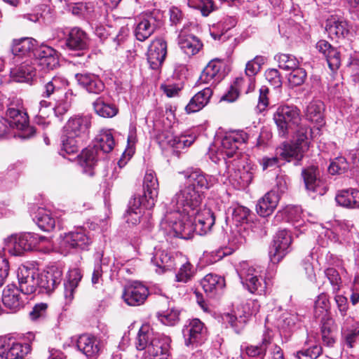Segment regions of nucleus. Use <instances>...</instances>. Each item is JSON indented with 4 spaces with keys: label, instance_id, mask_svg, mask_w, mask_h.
I'll return each instance as SVG.
<instances>
[{
    "label": "nucleus",
    "instance_id": "nucleus-37",
    "mask_svg": "<svg viewBox=\"0 0 359 359\" xmlns=\"http://www.w3.org/2000/svg\"><path fill=\"white\" fill-rule=\"evenodd\" d=\"M337 203L346 208H359V190L356 189H342L335 196Z\"/></svg>",
    "mask_w": 359,
    "mask_h": 359
},
{
    "label": "nucleus",
    "instance_id": "nucleus-38",
    "mask_svg": "<svg viewBox=\"0 0 359 359\" xmlns=\"http://www.w3.org/2000/svg\"><path fill=\"white\" fill-rule=\"evenodd\" d=\"M68 86V81L61 75H55L50 79L43 81L41 88V97L50 98L51 95L65 89Z\"/></svg>",
    "mask_w": 359,
    "mask_h": 359
},
{
    "label": "nucleus",
    "instance_id": "nucleus-28",
    "mask_svg": "<svg viewBox=\"0 0 359 359\" xmlns=\"http://www.w3.org/2000/svg\"><path fill=\"white\" fill-rule=\"evenodd\" d=\"M274 337L273 330L265 327L260 344L257 345H248L245 348V351L249 357H257L259 359H264L266 351L271 344Z\"/></svg>",
    "mask_w": 359,
    "mask_h": 359
},
{
    "label": "nucleus",
    "instance_id": "nucleus-10",
    "mask_svg": "<svg viewBox=\"0 0 359 359\" xmlns=\"http://www.w3.org/2000/svg\"><path fill=\"white\" fill-rule=\"evenodd\" d=\"M7 125L19 130L18 135L22 139L32 137L35 133L33 127L29 125L27 114L20 109L9 107L7 110Z\"/></svg>",
    "mask_w": 359,
    "mask_h": 359
},
{
    "label": "nucleus",
    "instance_id": "nucleus-3",
    "mask_svg": "<svg viewBox=\"0 0 359 359\" xmlns=\"http://www.w3.org/2000/svg\"><path fill=\"white\" fill-rule=\"evenodd\" d=\"M10 252L15 256L21 255L24 252L42 250L43 244L49 243L48 238L36 233H24L12 235L6 239Z\"/></svg>",
    "mask_w": 359,
    "mask_h": 359
},
{
    "label": "nucleus",
    "instance_id": "nucleus-50",
    "mask_svg": "<svg viewBox=\"0 0 359 359\" xmlns=\"http://www.w3.org/2000/svg\"><path fill=\"white\" fill-rule=\"evenodd\" d=\"M93 106L95 112L104 118H112L118 112V109L114 104L106 102L102 97H98L93 103Z\"/></svg>",
    "mask_w": 359,
    "mask_h": 359
},
{
    "label": "nucleus",
    "instance_id": "nucleus-47",
    "mask_svg": "<svg viewBox=\"0 0 359 359\" xmlns=\"http://www.w3.org/2000/svg\"><path fill=\"white\" fill-rule=\"evenodd\" d=\"M34 220L38 226L45 231H50L53 230L56 224L55 216L52 212L45 208H39Z\"/></svg>",
    "mask_w": 359,
    "mask_h": 359
},
{
    "label": "nucleus",
    "instance_id": "nucleus-56",
    "mask_svg": "<svg viewBox=\"0 0 359 359\" xmlns=\"http://www.w3.org/2000/svg\"><path fill=\"white\" fill-rule=\"evenodd\" d=\"M246 242V231L243 226L236 224V227L232 229L229 236V243L235 248H238Z\"/></svg>",
    "mask_w": 359,
    "mask_h": 359
},
{
    "label": "nucleus",
    "instance_id": "nucleus-7",
    "mask_svg": "<svg viewBox=\"0 0 359 359\" xmlns=\"http://www.w3.org/2000/svg\"><path fill=\"white\" fill-rule=\"evenodd\" d=\"M183 260H184V255L180 252L155 249L151 262L156 267V273H163L166 271L175 269Z\"/></svg>",
    "mask_w": 359,
    "mask_h": 359
},
{
    "label": "nucleus",
    "instance_id": "nucleus-43",
    "mask_svg": "<svg viewBox=\"0 0 359 359\" xmlns=\"http://www.w3.org/2000/svg\"><path fill=\"white\" fill-rule=\"evenodd\" d=\"M178 45L187 55H196L203 47V43L199 39L192 34H180Z\"/></svg>",
    "mask_w": 359,
    "mask_h": 359
},
{
    "label": "nucleus",
    "instance_id": "nucleus-33",
    "mask_svg": "<svg viewBox=\"0 0 359 359\" xmlns=\"http://www.w3.org/2000/svg\"><path fill=\"white\" fill-rule=\"evenodd\" d=\"M20 290L15 285H8L3 290L2 302L6 307L15 311L22 307L25 301L22 299Z\"/></svg>",
    "mask_w": 359,
    "mask_h": 359
},
{
    "label": "nucleus",
    "instance_id": "nucleus-17",
    "mask_svg": "<svg viewBox=\"0 0 359 359\" xmlns=\"http://www.w3.org/2000/svg\"><path fill=\"white\" fill-rule=\"evenodd\" d=\"M148 295V288L141 283L135 282L125 287L122 299L128 306H137L143 304Z\"/></svg>",
    "mask_w": 359,
    "mask_h": 359
},
{
    "label": "nucleus",
    "instance_id": "nucleus-5",
    "mask_svg": "<svg viewBox=\"0 0 359 359\" xmlns=\"http://www.w3.org/2000/svg\"><path fill=\"white\" fill-rule=\"evenodd\" d=\"M273 120L279 135L285 137L299 125L301 120L300 111L294 105L279 106L273 114Z\"/></svg>",
    "mask_w": 359,
    "mask_h": 359
},
{
    "label": "nucleus",
    "instance_id": "nucleus-26",
    "mask_svg": "<svg viewBox=\"0 0 359 359\" xmlns=\"http://www.w3.org/2000/svg\"><path fill=\"white\" fill-rule=\"evenodd\" d=\"M169 348L170 339L163 335H156L152 338L147 351L149 359H168Z\"/></svg>",
    "mask_w": 359,
    "mask_h": 359
},
{
    "label": "nucleus",
    "instance_id": "nucleus-23",
    "mask_svg": "<svg viewBox=\"0 0 359 359\" xmlns=\"http://www.w3.org/2000/svg\"><path fill=\"white\" fill-rule=\"evenodd\" d=\"M91 126V117L88 115H76L71 117L64 127L65 133L73 137L86 134Z\"/></svg>",
    "mask_w": 359,
    "mask_h": 359
},
{
    "label": "nucleus",
    "instance_id": "nucleus-64",
    "mask_svg": "<svg viewBox=\"0 0 359 359\" xmlns=\"http://www.w3.org/2000/svg\"><path fill=\"white\" fill-rule=\"evenodd\" d=\"M180 311L175 309H168V310L158 313L159 320L164 325L172 326L178 323L180 318Z\"/></svg>",
    "mask_w": 359,
    "mask_h": 359
},
{
    "label": "nucleus",
    "instance_id": "nucleus-11",
    "mask_svg": "<svg viewBox=\"0 0 359 359\" xmlns=\"http://www.w3.org/2000/svg\"><path fill=\"white\" fill-rule=\"evenodd\" d=\"M30 351L29 344H22L13 337L0 341V359H23Z\"/></svg>",
    "mask_w": 359,
    "mask_h": 359
},
{
    "label": "nucleus",
    "instance_id": "nucleus-22",
    "mask_svg": "<svg viewBox=\"0 0 359 359\" xmlns=\"http://www.w3.org/2000/svg\"><path fill=\"white\" fill-rule=\"evenodd\" d=\"M38 48L37 41L33 38L25 37L15 39L13 41L12 53L15 57H34Z\"/></svg>",
    "mask_w": 359,
    "mask_h": 359
},
{
    "label": "nucleus",
    "instance_id": "nucleus-46",
    "mask_svg": "<svg viewBox=\"0 0 359 359\" xmlns=\"http://www.w3.org/2000/svg\"><path fill=\"white\" fill-rule=\"evenodd\" d=\"M236 20L232 17H226L221 21L215 24L210 28V35L215 40H224L227 37L225 34L235 27Z\"/></svg>",
    "mask_w": 359,
    "mask_h": 359
},
{
    "label": "nucleus",
    "instance_id": "nucleus-51",
    "mask_svg": "<svg viewBox=\"0 0 359 359\" xmlns=\"http://www.w3.org/2000/svg\"><path fill=\"white\" fill-rule=\"evenodd\" d=\"M322 347L318 344H311L310 340H306L304 346L294 353L297 359H316L322 353Z\"/></svg>",
    "mask_w": 359,
    "mask_h": 359
},
{
    "label": "nucleus",
    "instance_id": "nucleus-8",
    "mask_svg": "<svg viewBox=\"0 0 359 359\" xmlns=\"http://www.w3.org/2000/svg\"><path fill=\"white\" fill-rule=\"evenodd\" d=\"M90 243L86 231L79 227L60 236V248L67 253L72 249L84 250Z\"/></svg>",
    "mask_w": 359,
    "mask_h": 359
},
{
    "label": "nucleus",
    "instance_id": "nucleus-31",
    "mask_svg": "<svg viewBox=\"0 0 359 359\" xmlns=\"http://www.w3.org/2000/svg\"><path fill=\"white\" fill-rule=\"evenodd\" d=\"M65 45L70 50H84L88 48L89 38L83 29L74 27L68 34Z\"/></svg>",
    "mask_w": 359,
    "mask_h": 359
},
{
    "label": "nucleus",
    "instance_id": "nucleus-59",
    "mask_svg": "<svg viewBox=\"0 0 359 359\" xmlns=\"http://www.w3.org/2000/svg\"><path fill=\"white\" fill-rule=\"evenodd\" d=\"M321 336L323 343L328 346H332L335 342L333 322L332 319L325 320L321 326Z\"/></svg>",
    "mask_w": 359,
    "mask_h": 359
},
{
    "label": "nucleus",
    "instance_id": "nucleus-24",
    "mask_svg": "<svg viewBox=\"0 0 359 359\" xmlns=\"http://www.w3.org/2000/svg\"><path fill=\"white\" fill-rule=\"evenodd\" d=\"M225 164L228 169L227 177L233 184H236L238 189L246 188L252 182L255 171L252 167L247 165L232 172L230 171L227 162L225 161Z\"/></svg>",
    "mask_w": 359,
    "mask_h": 359
},
{
    "label": "nucleus",
    "instance_id": "nucleus-9",
    "mask_svg": "<svg viewBox=\"0 0 359 359\" xmlns=\"http://www.w3.org/2000/svg\"><path fill=\"white\" fill-rule=\"evenodd\" d=\"M185 182V186L194 187L201 191L208 189L217 182V178L212 175H207L199 168H189L180 172Z\"/></svg>",
    "mask_w": 359,
    "mask_h": 359
},
{
    "label": "nucleus",
    "instance_id": "nucleus-15",
    "mask_svg": "<svg viewBox=\"0 0 359 359\" xmlns=\"http://www.w3.org/2000/svg\"><path fill=\"white\" fill-rule=\"evenodd\" d=\"M33 60L39 71L53 70L59 65L57 52L48 46H40L37 49Z\"/></svg>",
    "mask_w": 359,
    "mask_h": 359
},
{
    "label": "nucleus",
    "instance_id": "nucleus-35",
    "mask_svg": "<svg viewBox=\"0 0 359 359\" xmlns=\"http://www.w3.org/2000/svg\"><path fill=\"white\" fill-rule=\"evenodd\" d=\"M279 195L275 191H270L260 198L256 205L257 213L262 217L271 215L279 202Z\"/></svg>",
    "mask_w": 359,
    "mask_h": 359
},
{
    "label": "nucleus",
    "instance_id": "nucleus-14",
    "mask_svg": "<svg viewBox=\"0 0 359 359\" xmlns=\"http://www.w3.org/2000/svg\"><path fill=\"white\" fill-rule=\"evenodd\" d=\"M260 306L257 300H250L244 305L243 316L227 313L224 314V319L231 325L236 332L238 333L244 327L248 318L256 316L259 312Z\"/></svg>",
    "mask_w": 359,
    "mask_h": 359
},
{
    "label": "nucleus",
    "instance_id": "nucleus-53",
    "mask_svg": "<svg viewBox=\"0 0 359 359\" xmlns=\"http://www.w3.org/2000/svg\"><path fill=\"white\" fill-rule=\"evenodd\" d=\"M156 335H161L158 333H154L148 325H142L138 332L137 337L136 347L138 350H149V344Z\"/></svg>",
    "mask_w": 359,
    "mask_h": 359
},
{
    "label": "nucleus",
    "instance_id": "nucleus-21",
    "mask_svg": "<svg viewBox=\"0 0 359 359\" xmlns=\"http://www.w3.org/2000/svg\"><path fill=\"white\" fill-rule=\"evenodd\" d=\"M205 334L204 324L199 319L191 320L183 330L185 345L189 346L202 344L205 339Z\"/></svg>",
    "mask_w": 359,
    "mask_h": 359
},
{
    "label": "nucleus",
    "instance_id": "nucleus-2",
    "mask_svg": "<svg viewBox=\"0 0 359 359\" xmlns=\"http://www.w3.org/2000/svg\"><path fill=\"white\" fill-rule=\"evenodd\" d=\"M248 135L244 130H233L224 134L222 140L216 141L209 148L208 156L212 161L217 163L226 161L237 154L240 144L248 140Z\"/></svg>",
    "mask_w": 359,
    "mask_h": 359
},
{
    "label": "nucleus",
    "instance_id": "nucleus-41",
    "mask_svg": "<svg viewBox=\"0 0 359 359\" xmlns=\"http://www.w3.org/2000/svg\"><path fill=\"white\" fill-rule=\"evenodd\" d=\"M115 146V140L111 129H102L96 135L94 140L93 148L96 151H103V153L111 152Z\"/></svg>",
    "mask_w": 359,
    "mask_h": 359
},
{
    "label": "nucleus",
    "instance_id": "nucleus-48",
    "mask_svg": "<svg viewBox=\"0 0 359 359\" xmlns=\"http://www.w3.org/2000/svg\"><path fill=\"white\" fill-rule=\"evenodd\" d=\"M142 208L147 209L145 201L142 198H137V196L134 197L130 201L129 208L126 215L127 222L132 224L139 223L142 214Z\"/></svg>",
    "mask_w": 359,
    "mask_h": 359
},
{
    "label": "nucleus",
    "instance_id": "nucleus-52",
    "mask_svg": "<svg viewBox=\"0 0 359 359\" xmlns=\"http://www.w3.org/2000/svg\"><path fill=\"white\" fill-rule=\"evenodd\" d=\"M304 152L306 151H302L300 147L294 142L292 144H283L280 148V156L287 161H300Z\"/></svg>",
    "mask_w": 359,
    "mask_h": 359
},
{
    "label": "nucleus",
    "instance_id": "nucleus-58",
    "mask_svg": "<svg viewBox=\"0 0 359 359\" xmlns=\"http://www.w3.org/2000/svg\"><path fill=\"white\" fill-rule=\"evenodd\" d=\"M275 59L278 63L279 68L286 70L292 71L297 67H299V62L297 59L289 54H278L275 56Z\"/></svg>",
    "mask_w": 359,
    "mask_h": 359
},
{
    "label": "nucleus",
    "instance_id": "nucleus-49",
    "mask_svg": "<svg viewBox=\"0 0 359 359\" xmlns=\"http://www.w3.org/2000/svg\"><path fill=\"white\" fill-rule=\"evenodd\" d=\"M323 103L320 100H314L311 102L306 110V118L321 126L323 123Z\"/></svg>",
    "mask_w": 359,
    "mask_h": 359
},
{
    "label": "nucleus",
    "instance_id": "nucleus-32",
    "mask_svg": "<svg viewBox=\"0 0 359 359\" xmlns=\"http://www.w3.org/2000/svg\"><path fill=\"white\" fill-rule=\"evenodd\" d=\"M98 153L95 148L88 147L81 151L79 156V163L83 168V172L88 175L93 176L95 173Z\"/></svg>",
    "mask_w": 359,
    "mask_h": 359
},
{
    "label": "nucleus",
    "instance_id": "nucleus-40",
    "mask_svg": "<svg viewBox=\"0 0 359 359\" xmlns=\"http://www.w3.org/2000/svg\"><path fill=\"white\" fill-rule=\"evenodd\" d=\"M212 95V90L210 87L203 88L197 93L185 107L187 113H194L202 109L208 104Z\"/></svg>",
    "mask_w": 359,
    "mask_h": 359
},
{
    "label": "nucleus",
    "instance_id": "nucleus-63",
    "mask_svg": "<svg viewBox=\"0 0 359 359\" xmlns=\"http://www.w3.org/2000/svg\"><path fill=\"white\" fill-rule=\"evenodd\" d=\"M265 61L266 58L264 56H255L252 60L246 63L245 75L255 77Z\"/></svg>",
    "mask_w": 359,
    "mask_h": 359
},
{
    "label": "nucleus",
    "instance_id": "nucleus-61",
    "mask_svg": "<svg viewBox=\"0 0 359 359\" xmlns=\"http://www.w3.org/2000/svg\"><path fill=\"white\" fill-rule=\"evenodd\" d=\"M189 6L198 9L204 16H208L215 9L212 0H187Z\"/></svg>",
    "mask_w": 359,
    "mask_h": 359
},
{
    "label": "nucleus",
    "instance_id": "nucleus-18",
    "mask_svg": "<svg viewBox=\"0 0 359 359\" xmlns=\"http://www.w3.org/2000/svg\"><path fill=\"white\" fill-rule=\"evenodd\" d=\"M144 194L137 197L145 201L146 208L151 209L158 195V182L154 170H147L144 178Z\"/></svg>",
    "mask_w": 359,
    "mask_h": 359
},
{
    "label": "nucleus",
    "instance_id": "nucleus-45",
    "mask_svg": "<svg viewBox=\"0 0 359 359\" xmlns=\"http://www.w3.org/2000/svg\"><path fill=\"white\" fill-rule=\"evenodd\" d=\"M351 322H352V318L347 317L341 326L342 339L349 348L353 347L354 344L359 340V322L348 327Z\"/></svg>",
    "mask_w": 359,
    "mask_h": 359
},
{
    "label": "nucleus",
    "instance_id": "nucleus-1",
    "mask_svg": "<svg viewBox=\"0 0 359 359\" xmlns=\"http://www.w3.org/2000/svg\"><path fill=\"white\" fill-rule=\"evenodd\" d=\"M203 197L202 191L180 185L170 201V210L161 221L160 229L168 236L184 239L191 238L194 232L201 236L210 232L215 215L206 206L201 209Z\"/></svg>",
    "mask_w": 359,
    "mask_h": 359
},
{
    "label": "nucleus",
    "instance_id": "nucleus-55",
    "mask_svg": "<svg viewBox=\"0 0 359 359\" xmlns=\"http://www.w3.org/2000/svg\"><path fill=\"white\" fill-rule=\"evenodd\" d=\"M178 272L175 275V280L177 282L187 283L191 279L194 274V269L193 266L188 261L187 258L184 256V260L182 261Z\"/></svg>",
    "mask_w": 359,
    "mask_h": 359
},
{
    "label": "nucleus",
    "instance_id": "nucleus-62",
    "mask_svg": "<svg viewBox=\"0 0 359 359\" xmlns=\"http://www.w3.org/2000/svg\"><path fill=\"white\" fill-rule=\"evenodd\" d=\"M349 168V164L343 156H338L334 158L329 167L328 171L331 175H341L346 172Z\"/></svg>",
    "mask_w": 359,
    "mask_h": 359
},
{
    "label": "nucleus",
    "instance_id": "nucleus-57",
    "mask_svg": "<svg viewBox=\"0 0 359 359\" xmlns=\"http://www.w3.org/2000/svg\"><path fill=\"white\" fill-rule=\"evenodd\" d=\"M76 137L68 135L65 133L62 137V145L60 149V155L65 156V154H76L79 151L77 141L75 140Z\"/></svg>",
    "mask_w": 359,
    "mask_h": 359
},
{
    "label": "nucleus",
    "instance_id": "nucleus-39",
    "mask_svg": "<svg viewBox=\"0 0 359 359\" xmlns=\"http://www.w3.org/2000/svg\"><path fill=\"white\" fill-rule=\"evenodd\" d=\"M82 275L78 269H70L64 283L65 299L67 304H70L74 297V292L81 281Z\"/></svg>",
    "mask_w": 359,
    "mask_h": 359
},
{
    "label": "nucleus",
    "instance_id": "nucleus-19",
    "mask_svg": "<svg viewBox=\"0 0 359 359\" xmlns=\"http://www.w3.org/2000/svg\"><path fill=\"white\" fill-rule=\"evenodd\" d=\"M37 67L33 57L22 60L11 70V77L16 82L31 83L36 75Z\"/></svg>",
    "mask_w": 359,
    "mask_h": 359
},
{
    "label": "nucleus",
    "instance_id": "nucleus-29",
    "mask_svg": "<svg viewBox=\"0 0 359 359\" xmlns=\"http://www.w3.org/2000/svg\"><path fill=\"white\" fill-rule=\"evenodd\" d=\"M75 78L79 85L89 93L99 94L104 89L103 81L94 74L79 73Z\"/></svg>",
    "mask_w": 359,
    "mask_h": 359
},
{
    "label": "nucleus",
    "instance_id": "nucleus-36",
    "mask_svg": "<svg viewBox=\"0 0 359 359\" xmlns=\"http://www.w3.org/2000/svg\"><path fill=\"white\" fill-rule=\"evenodd\" d=\"M201 285L207 295L212 297L222 291L225 280L220 276L208 273L201 280Z\"/></svg>",
    "mask_w": 359,
    "mask_h": 359
},
{
    "label": "nucleus",
    "instance_id": "nucleus-54",
    "mask_svg": "<svg viewBox=\"0 0 359 359\" xmlns=\"http://www.w3.org/2000/svg\"><path fill=\"white\" fill-rule=\"evenodd\" d=\"M293 142L299 145L302 151H307L310 147L311 130L307 126H300L296 131Z\"/></svg>",
    "mask_w": 359,
    "mask_h": 359
},
{
    "label": "nucleus",
    "instance_id": "nucleus-34",
    "mask_svg": "<svg viewBox=\"0 0 359 359\" xmlns=\"http://www.w3.org/2000/svg\"><path fill=\"white\" fill-rule=\"evenodd\" d=\"M302 175L307 191L316 192L319 194H323L321 189L322 182L320 180V172L318 167L311 165L304 168L302 172Z\"/></svg>",
    "mask_w": 359,
    "mask_h": 359
},
{
    "label": "nucleus",
    "instance_id": "nucleus-12",
    "mask_svg": "<svg viewBox=\"0 0 359 359\" xmlns=\"http://www.w3.org/2000/svg\"><path fill=\"white\" fill-rule=\"evenodd\" d=\"M17 278L22 293L32 294L39 289V273L35 268L21 265L18 269Z\"/></svg>",
    "mask_w": 359,
    "mask_h": 359
},
{
    "label": "nucleus",
    "instance_id": "nucleus-44",
    "mask_svg": "<svg viewBox=\"0 0 359 359\" xmlns=\"http://www.w3.org/2000/svg\"><path fill=\"white\" fill-rule=\"evenodd\" d=\"M159 142L162 146H170L177 149L189 147L193 140L185 135L177 136L170 131L163 132L159 136Z\"/></svg>",
    "mask_w": 359,
    "mask_h": 359
},
{
    "label": "nucleus",
    "instance_id": "nucleus-16",
    "mask_svg": "<svg viewBox=\"0 0 359 359\" xmlns=\"http://www.w3.org/2000/svg\"><path fill=\"white\" fill-rule=\"evenodd\" d=\"M167 53L168 44L165 39L161 37L153 39L147 53V61L150 67L153 69H159L165 61Z\"/></svg>",
    "mask_w": 359,
    "mask_h": 359
},
{
    "label": "nucleus",
    "instance_id": "nucleus-4",
    "mask_svg": "<svg viewBox=\"0 0 359 359\" xmlns=\"http://www.w3.org/2000/svg\"><path fill=\"white\" fill-rule=\"evenodd\" d=\"M242 284L253 294H263L266 292V283L261 269L255 268L248 262H242L237 269Z\"/></svg>",
    "mask_w": 359,
    "mask_h": 359
},
{
    "label": "nucleus",
    "instance_id": "nucleus-42",
    "mask_svg": "<svg viewBox=\"0 0 359 359\" xmlns=\"http://www.w3.org/2000/svg\"><path fill=\"white\" fill-rule=\"evenodd\" d=\"M76 346L87 357L95 356L100 351L97 338L88 334H82L79 337Z\"/></svg>",
    "mask_w": 359,
    "mask_h": 359
},
{
    "label": "nucleus",
    "instance_id": "nucleus-20",
    "mask_svg": "<svg viewBox=\"0 0 359 359\" xmlns=\"http://www.w3.org/2000/svg\"><path fill=\"white\" fill-rule=\"evenodd\" d=\"M62 270L57 266H51L41 275L39 273V289L41 292H52L61 283Z\"/></svg>",
    "mask_w": 359,
    "mask_h": 359
},
{
    "label": "nucleus",
    "instance_id": "nucleus-30",
    "mask_svg": "<svg viewBox=\"0 0 359 359\" xmlns=\"http://www.w3.org/2000/svg\"><path fill=\"white\" fill-rule=\"evenodd\" d=\"M316 49L326 58L330 69L334 72L341 65L339 52L325 40H320L316 43Z\"/></svg>",
    "mask_w": 359,
    "mask_h": 359
},
{
    "label": "nucleus",
    "instance_id": "nucleus-6",
    "mask_svg": "<svg viewBox=\"0 0 359 359\" xmlns=\"http://www.w3.org/2000/svg\"><path fill=\"white\" fill-rule=\"evenodd\" d=\"M162 14L158 11L145 12L136 18L134 26V36L141 42L147 40L161 25Z\"/></svg>",
    "mask_w": 359,
    "mask_h": 359
},
{
    "label": "nucleus",
    "instance_id": "nucleus-13",
    "mask_svg": "<svg viewBox=\"0 0 359 359\" xmlns=\"http://www.w3.org/2000/svg\"><path fill=\"white\" fill-rule=\"evenodd\" d=\"M292 237L289 231L285 229L278 231L270 247L269 257L271 261L278 263L290 250Z\"/></svg>",
    "mask_w": 359,
    "mask_h": 359
},
{
    "label": "nucleus",
    "instance_id": "nucleus-25",
    "mask_svg": "<svg viewBox=\"0 0 359 359\" xmlns=\"http://www.w3.org/2000/svg\"><path fill=\"white\" fill-rule=\"evenodd\" d=\"M224 63L221 60H212L201 73L199 81L203 83L216 84L223 79L222 69Z\"/></svg>",
    "mask_w": 359,
    "mask_h": 359
},
{
    "label": "nucleus",
    "instance_id": "nucleus-27",
    "mask_svg": "<svg viewBox=\"0 0 359 359\" xmlns=\"http://www.w3.org/2000/svg\"><path fill=\"white\" fill-rule=\"evenodd\" d=\"M325 30L332 39L344 38L349 32L346 20L341 16L331 15L326 20Z\"/></svg>",
    "mask_w": 359,
    "mask_h": 359
},
{
    "label": "nucleus",
    "instance_id": "nucleus-60",
    "mask_svg": "<svg viewBox=\"0 0 359 359\" xmlns=\"http://www.w3.org/2000/svg\"><path fill=\"white\" fill-rule=\"evenodd\" d=\"M231 215L236 225L242 226L248 223L250 215V210L245 206L237 205L233 208Z\"/></svg>",
    "mask_w": 359,
    "mask_h": 359
}]
</instances>
